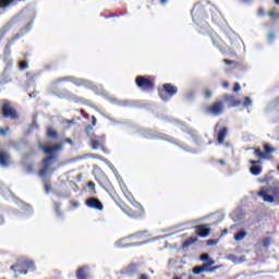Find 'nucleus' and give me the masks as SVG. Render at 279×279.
Returning a JSON list of instances; mask_svg holds the SVG:
<instances>
[{"mask_svg": "<svg viewBox=\"0 0 279 279\" xmlns=\"http://www.w3.org/2000/svg\"><path fill=\"white\" fill-rule=\"evenodd\" d=\"M231 58H238L236 53L231 54Z\"/></svg>", "mask_w": 279, "mask_h": 279, "instance_id": "bf43d9fd", "label": "nucleus"}, {"mask_svg": "<svg viewBox=\"0 0 279 279\" xmlns=\"http://www.w3.org/2000/svg\"><path fill=\"white\" fill-rule=\"evenodd\" d=\"M13 2L14 0H0V8H8V5Z\"/></svg>", "mask_w": 279, "mask_h": 279, "instance_id": "cd10ccee", "label": "nucleus"}, {"mask_svg": "<svg viewBox=\"0 0 279 279\" xmlns=\"http://www.w3.org/2000/svg\"><path fill=\"white\" fill-rule=\"evenodd\" d=\"M161 3H167V0H161Z\"/></svg>", "mask_w": 279, "mask_h": 279, "instance_id": "0e129e2a", "label": "nucleus"}, {"mask_svg": "<svg viewBox=\"0 0 279 279\" xmlns=\"http://www.w3.org/2000/svg\"><path fill=\"white\" fill-rule=\"evenodd\" d=\"M0 167L3 169L10 167V153L8 150L0 149Z\"/></svg>", "mask_w": 279, "mask_h": 279, "instance_id": "9b49d317", "label": "nucleus"}, {"mask_svg": "<svg viewBox=\"0 0 279 279\" xmlns=\"http://www.w3.org/2000/svg\"><path fill=\"white\" fill-rule=\"evenodd\" d=\"M209 267H213L215 265V259L209 258L206 263Z\"/></svg>", "mask_w": 279, "mask_h": 279, "instance_id": "c03bdc74", "label": "nucleus"}, {"mask_svg": "<svg viewBox=\"0 0 279 279\" xmlns=\"http://www.w3.org/2000/svg\"><path fill=\"white\" fill-rule=\"evenodd\" d=\"M143 215V206L138 205L137 210L130 214V217H133V219H136V217H141Z\"/></svg>", "mask_w": 279, "mask_h": 279, "instance_id": "412c9836", "label": "nucleus"}, {"mask_svg": "<svg viewBox=\"0 0 279 279\" xmlns=\"http://www.w3.org/2000/svg\"><path fill=\"white\" fill-rule=\"evenodd\" d=\"M210 225H199L196 226V234L197 236H202L203 239H205L206 236H208V234H210Z\"/></svg>", "mask_w": 279, "mask_h": 279, "instance_id": "f8f14e48", "label": "nucleus"}, {"mask_svg": "<svg viewBox=\"0 0 279 279\" xmlns=\"http://www.w3.org/2000/svg\"><path fill=\"white\" fill-rule=\"evenodd\" d=\"M223 233H225V234H228V229H225V230H223Z\"/></svg>", "mask_w": 279, "mask_h": 279, "instance_id": "680f3d73", "label": "nucleus"}, {"mask_svg": "<svg viewBox=\"0 0 279 279\" xmlns=\"http://www.w3.org/2000/svg\"><path fill=\"white\" fill-rule=\"evenodd\" d=\"M206 114H211L213 117H219L223 112V102L216 101L211 106L205 109Z\"/></svg>", "mask_w": 279, "mask_h": 279, "instance_id": "39448f33", "label": "nucleus"}, {"mask_svg": "<svg viewBox=\"0 0 279 279\" xmlns=\"http://www.w3.org/2000/svg\"><path fill=\"white\" fill-rule=\"evenodd\" d=\"M260 160H250V165H253L255 167V165H259Z\"/></svg>", "mask_w": 279, "mask_h": 279, "instance_id": "de8ad7c7", "label": "nucleus"}, {"mask_svg": "<svg viewBox=\"0 0 279 279\" xmlns=\"http://www.w3.org/2000/svg\"><path fill=\"white\" fill-rule=\"evenodd\" d=\"M186 99H193V97H195V92H189L186 95H185Z\"/></svg>", "mask_w": 279, "mask_h": 279, "instance_id": "4c0bfd02", "label": "nucleus"}, {"mask_svg": "<svg viewBox=\"0 0 279 279\" xmlns=\"http://www.w3.org/2000/svg\"><path fill=\"white\" fill-rule=\"evenodd\" d=\"M245 236H247V232L245 230H241L234 234V239L236 241H243V239H245Z\"/></svg>", "mask_w": 279, "mask_h": 279, "instance_id": "aec40b11", "label": "nucleus"}, {"mask_svg": "<svg viewBox=\"0 0 279 279\" xmlns=\"http://www.w3.org/2000/svg\"><path fill=\"white\" fill-rule=\"evenodd\" d=\"M222 86H223V88H228V87L230 86V83L223 82V83H222Z\"/></svg>", "mask_w": 279, "mask_h": 279, "instance_id": "3c124183", "label": "nucleus"}, {"mask_svg": "<svg viewBox=\"0 0 279 279\" xmlns=\"http://www.w3.org/2000/svg\"><path fill=\"white\" fill-rule=\"evenodd\" d=\"M243 106L244 108H248V106H252V98L245 97Z\"/></svg>", "mask_w": 279, "mask_h": 279, "instance_id": "7c9ffc66", "label": "nucleus"}, {"mask_svg": "<svg viewBox=\"0 0 279 279\" xmlns=\"http://www.w3.org/2000/svg\"><path fill=\"white\" fill-rule=\"evenodd\" d=\"M87 186H88V189H95V182H89V183L87 184Z\"/></svg>", "mask_w": 279, "mask_h": 279, "instance_id": "8fccbe9b", "label": "nucleus"}, {"mask_svg": "<svg viewBox=\"0 0 279 279\" xmlns=\"http://www.w3.org/2000/svg\"><path fill=\"white\" fill-rule=\"evenodd\" d=\"M5 223V220L3 218L0 219V226H3Z\"/></svg>", "mask_w": 279, "mask_h": 279, "instance_id": "5fc2aeb1", "label": "nucleus"}, {"mask_svg": "<svg viewBox=\"0 0 279 279\" xmlns=\"http://www.w3.org/2000/svg\"><path fill=\"white\" fill-rule=\"evenodd\" d=\"M193 274H195V276H199V274H204V269L202 268V266H195L193 268Z\"/></svg>", "mask_w": 279, "mask_h": 279, "instance_id": "c85d7f7f", "label": "nucleus"}, {"mask_svg": "<svg viewBox=\"0 0 279 279\" xmlns=\"http://www.w3.org/2000/svg\"><path fill=\"white\" fill-rule=\"evenodd\" d=\"M268 14H269V16H274V12H269Z\"/></svg>", "mask_w": 279, "mask_h": 279, "instance_id": "e2e57ef3", "label": "nucleus"}, {"mask_svg": "<svg viewBox=\"0 0 279 279\" xmlns=\"http://www.w3.org/2000/svg\"><path fill=\"white\" fill-rule=\"evenodd\" d=\"M255 156H256L257 158H267L266 155H265V153H263L259 148H256V149H255Z\"/></svg>", "mask_w": 279, "mask_h": 279, "instance_id": "c756f323", "label": "nucleus"}, {"mask_svg": "<svg viewBox=\"0 0 279 279\" xmlns=\"http://www.w3.org/2000/svg\"><path fill=\"white\" fill-rule=\"evenodd\" d=\"M191 243H193V238H191L190 240H186V241L183 243V247H189V245H191Z\"/></svg>", "mask_w": 279, "mask_h": 279, "instance_id": "79ce46f5", "label": "nucleus"}, {"mask_svg": "<svg viewBox=\"0 0 279 279\" xmlns=\"http://www.w3.org/2000/svg\"><path fill=\"white\" fill-rule=\"evenodd\" d=\"M270 244H271V239L265 238V239L263 240V246H264V247H269Z\"/></svg>", "mask_w": 279, "mask_h": 279, "instance_id": "473e14b6", "label": "nucleus"}, {"mask_svg": "<svg viewBox=\"0 0 279 279\" xmlns=\"http://www.w3.org/2000/svg\"><path fill=\"white\" fill-rule=\"evenodd\" d=\"M58 82H72L76 86H90V82L83 80V78H76L73 76L59 78V80H57V82L53 83V86H56V84H58Z\"/></svg>", "mask_w": 279, "mask_h": 279, "instance_id": "0eeeda50", "label": "nucleus"}, {"mask_svg": "<svg viewBox=\"0 0 279 279\" xmlns=\"http://www.w3.org/2000/svg\"><path fill=\"white\" fill-rule=\"evenodd\" d=\"M219 162H220V165H223V160H220Z\"/></svg>", "mask_w": 279, "mask_h": 279, "instance_id": "69168bd1", "label": "nucleus"}, {"mask_svg": "<svg viewBox=\"0 0 279 279\" xmlns=\"http://www.w3.org/2000/svg\"><path fill=\"white\" fill-rule=\"evenodd\" d=\"M135 83L144 93H151L155 88L154 77L137 76Z\"/></svg>", "mask_w": 279, "mask_h": 279, "instance_id": "20e7f679", "label": "nucleus"}, {"mask_svg": "<svg viewBox=\"0 0 279 279\" xmlns=\"http://www.w3.org/2000/svg\"><path fill=\"white\" fill-rule=\"evenodd\" d=\"M138 271V266L136 264H130L125 269L126 276H135V274Z\"/></svg>", "mask_w": 279, "mask_h": 279, "instance_id": "f3484780", "label": "nucleus"}, {"mask_svg": "<svg viewBox=\"0 0 279 279\" xmlns=\"http://www.w3.org/2000/svg\"><path fill=\"white\" fill-rule=\"evenodd\" d=\"M252 175H260L263 173V168L260 166H253L250 168Z\"/></svg>", "mask_w": 279, "mask_h": 279, "instance_id": "6ab92c4d", "label": "nucleus"}, {"mask_svg": "<svg viewBox=\"0 0 279 279\" xmlns=\"http://www.w3.org/2000/svg\"><path fill=\"white\" fill-rule=\"evenodd\" d=\"M223 99L229 104V108H238V106H241V100H236L233 95L226 94Z\"/></svg>", "mask_w": 279, "mask_h": 279, "instance_id": "ddd939ff", "label": "nucleus"}, {"mask_svg": "<svg viewBox=\"0 0 279 279\" xmlns=\"http://www.w3.org/2000/svg\"><path fill=\"white\" fill-rule=\"evenodd\" d=\"M21 265H23L21 263V260H19L15 265H12L11 266V271H14V274H24V275H27V270L23 269L21 267Z\"/></svg>", "mask_w": 279, "mask_h": 279, "instance_id": "dca6fc26", "label": "nucleus"}, {"mask_svg": "<svg viewBox=\"0 0 279 279\" xmlns=\"http://www.w3.org/2000/svg\"><path fill=\"white\" fill-rule=\"evenodd\" d=\"M29 64L27 63V60L20 61L19 63V69L20 71H25L28 69Z\"/></svg>", "mask_w": 279, "mask_h": 279, "instance_id": "bb28decb", "label": "nucleus"}, {"mask_svg": "<svg viewBox=\"0 0 279 279\" xmlns=\"http://www.w3.org/2000/svg\"><path fill=\"white\" fill-rule=\"evenodd\" d=\"M19 38H21V34H16L14 37H12L10 43H8L7 46H5V51H8L10 53V47H12V44L15 40H19Z\"/></svg>", "mask_w": 279, "mask_h": 279, "instance_id": "4be33fe9", "label": "nucleus"}, {"mask_svg": "<svg viewBox=\"0 0 279 279\" xmlns=\"http://www.w3.org/2000/svg\"><path fill=\"white\" fill-rule=\"evenodd\" d=\"M204 97L205 99H210L213 97V92H210V89H205Z\"/></svg>", "mask_w": 279, "mask_h": 279, "instance_id": "72a5a7b5", "label": "nucleus"}, {"mask_svg": "<svg viewBox=\"0 0 279 279\" xmlns=\"http://www.w3.org/2000/svg\"><path fill=\"white\" fill-rule=\"evenodd\" d=\"M223 62L228 65L233 66V69H236L239 66V61L236 60L225 59Z\"/></svg>", "mask_w": 279, "mask_h": 279, "instance_id": "393cba45", "label": "nucleus"}, {"mask_svg": "<svg viewBox=\"0 0 279 279\" xmlns=\"http://www.w3.org/2000/svg\"><path fill=\"white\" fill-rule=\"evenodd\" d=\"M87 208H94L95 210H104V204H101V201L95 197H89L85 202Z\"/></svg>", "mask_w": 279, "mask_h": 279, "instance_id": "1a4fd4ad", "label": "nucleus"}, {"mask_svg": "<svg viewBox=\"0 0 279 279\" xmlns=\"http://www.w3.org/2000/svg\"><path fill=\"white\" fill-rule=\"evenodd\" d=\"M140 279H149V277H147V275H141Z\"/></svg>", "mask_w": 279, "mask_h": 279, "instance_id": "864d4df0", "label": "nucleus"}, {"mask_svg": "<svg viewBox=\"0 0 279 279\" xmlns=\"http://www.w3.org/2000/svg\"><path fill=\"white\" fill-rule=\"evenodd\" d=\"M228 136V128H223L219 133H218V144L223 145V141H226V137Z\"/></svg>", "mask_w": 279, "mask_h": 279, "instance_id": "a211bd4d", "label": "nucleus"}, {"mask_svg": "<svg viewBox=\"0 0 279 279\" xmlns=\"http://www.w3.org/2000/svg\"><path fill=\"white\" fill-rule=\"evenodd\" d=\"M276 5H279V0H275Z\"/></svg>", "mask_w": 279, "mask_h": 279, "instance_id": "052dcab7", "label": "nucleus"}, {"mask_svg": "<svg viewBox=\"0 0 279 279\" xmlns=\"http://www.w3.org/2000/svg\"><path fill=\"white\" fill-rule=\"evenodd\" d=\"M90 145L94 149H99V147H104L106 145V136H93L90 137Z\"/></svg>", "mask_w": 279, "mask_h": 279, "instance_id": "9d476101", "label": "nucleus"}, {"mask_svg": "<svg viewBox=\"0 0 279 279\" xmlns=\"http://www.w3.org/2000/svg\"><path fill=\"white\" fill-rule=\"evenodd\" d=\"M39 149H41L44 154L48 155L43 159L44 167L39 170V178H45L47 172L50 171L51 167L56 163V160H58V154H56V151H60L62 149V144H56L53 146L39 144Z\"/></svg>", "mask_w": 279, "mask_h": 279, "instance_id": "f257e3e1", "label": "nucleus"}, {"mask_svg": "<svg viewBox=\"0 0 279 279\" xmlns=\"http://www.w3.org/2000/svg\"><path fill=\"white\" fill-rule=\"evenodd\" d=\"M21 268L23 269L24 267H26V269H29V271H36V265L34 264V262L32 260H27V259H23L20 260Z\"/></svg>", "mask_w": 279, "mask_h": 279, "instance_id": "2eb2a0df", "label": "nucleus"}, {"mask_svg": "<svg viewBox=\"0 0 279 279\" xmlns=\"http://www.w3.org/2000/svg\"><path fill=\"white\" fill-rule=\"evenodd\" d=\"M94 158H97V155H93Z\"/></svg>", "mask_w": 279, "mask_h": 279, "instance_id": "338daca9", "label": "nucleus"}, {"mask_svg": "<svg viewBox=\"0 0 279 279\" xmlns=\"http://www.w3.org/2000/svg\"><path fill=\"white\" fill-rule=\"evenodd\" d=\"M217 241L216 240H208L207 245H216Z\"/></svg>", "mask_w": 279, "mask_h": 279, "instance_id": "a18cd8bd", "label": "nucleus"}, {"mask_svg": "<svg viewBox=\"0 0 279 279\" xmlns=\"http://www.w3.org/2000/svg\"><path fill=\"white\" fill-rule=\"evenodd\" d=\"M221 266H213L209 268V272L213 274V271H217Z\"/></svg>", "mask_w": 279, "mask_h": 279, "instance_id": "37998d69", "label": "nucleus"}, {"mask_svg": "<svg viewBox=\"0 0 279 279\" xmlns=\"http://www.w3.org/2000/svg\"><path fill=\"white\" fill-rule=\"evenodd\" d=\"M26 77H28L29 80H32V74L29 72L26 73Z\"/></svg>", "mask_w": 279, "mask_h": 279, "instance_id": "4d7b16f0", "label": "nucleus"}, {"mask_svg": "<svg viewBox=\"0 0 279 279\" xmlns=\"http://www.w3.org/2000/svg\"><path fill=\"white\" fill-rule=\"evenodd\" d=\"M258 197H262L263 202L267 204H274L275 197H279V189L274 186H262L257 192Z\"/></svg>", "mask_w": 279, "mask_h": 279, "instance_id": "f03ea898", "label": "nucleus"}, {"mask_svg": "<svg viewBox=\"0 0 279 279\" xmlns=\"http://www.w3.org/2000/svg\"><path fill=\"white\" fill-rule=\"evenodd\" d=\"M8 34V31L5 28L0 31V40H3V37Z\"/></svg>", "mask_w": 279, "mask_h": 279, "instance_id": "ea45409f", "label": "nucleus"}, {"mask_svg": "<svg viewBox=\"0 0 279 279\" xmlns=\"http://www.w3.org/2000/svg\"><path fill=\"white\" fill-rule=\"evenodd\" d=\"M92 131H93V126L90 125L86 126L85 129L86 134H90Z\"/></svg>", "mask_w": 279, "mask_h": 279, "instance_id": "49530a36", "label": "nucleus"}, {"mask_svg": "<svg viewBox=\"0 0 279 279\" xmlns=\"http://www.w3.org/2000/svg\"><path fill=\"white\" fill-rule=\"evenodd\" d=\"M4 62L7 64V68H5V71H8V69H11L12 68V59H4Z\"/></svg>", "mask_w": 279, "mask_h": 279, "instance_id": "f704fd0d", "label": "nucleus"}, {"mask_svg": "<svg viewBox=\"0 0 279 279\" xmlns=\"http://www.w3.org/2000/svg\"><path fill=\"white\" fill-rule=\"evenodd\" d=\"M65 143H69L70 145H73V140H71V138H65Z\"/></svg>", "mask_w": 279, "mask_h": 279, "instance_id": "603ef678", "label": "nucleus"}, {"mask_svg": "<svg viewBox=\"0 0 279 279\" xmlns=\"http://www.w3.org/2000/svg\"><path fill=\"white\" fill-rule=\"evenodd\" d=\"M0 134L2 136H5V134H8V131H5V129H0Z\"/></svg>", "mask_w": 279, "mask_h": 279, "instance_id": "09e8293b", "label": "nucleus"}, {"mask_svg": "<svg viewBox=\"0 0 279 279\" xmlns=\"http://www.w3.org/2000/svg\"><path fill=\"white\" fill-rule=\"evenodd\" d=\"M45 192L46 193H50L51 192V184H49L48 182H45Z\"/></svg>", "mask_w": 279, "mask_h": 279, "instance_id": "c9c22d12", "label": "nucleus"}, {"mask_svg": "<svg viewBox=\"0 0 279 279\" xmlns=\"http://www.w3.org/2000/svg\"><path fill=\"white\" fill-rule=\"evenodd\" d=\"M264 150L265 156H267V154H272V151H276V148L269 146V144H264Z\"/></svg>", "mask_w": 279, "mask_h": 279, "instance_id": "a878e982", "label": "nucleus"}, {"mask_svg": "<svg viewBox=\"0 0 279 279\" xmlns=\"http://www.w3.org/2000/svg\"><path fill=\"white\" fill-rule=\"evenodd\" d=\"M54 209H56V213H57V215H62V213H60V204H58V203H54Z\"/></svg>", "mask_w": 279, "mask_h": 279, "instance_id": "58836bf2", "label": "nucleus"}, {"mask_svg": "<svg viewBox=\"0 0 279 279\" xmlns=\"http://www.w3.org/2000/svg\"><path fill=\"white\" fill-rule=\"evenodd\" d=\"M57 95H58V97H60V99H68L69 101H74V104H83L84 102V98L77 97L73 93H71L66 89L59 92Z\"/></svg>", "mask_w": 279, "mask_h": 279, "instance_id": "423d86ee", "label": "nucleus"}, {"mask_svg": "<svg viewBox=\"0 0 279 279\" xmlns=\"http://www.w3.org/2000/svg\"><path fill=\"white\" fill-rule=\"evenodd\" d=\"M2 114L5 117V119H19V114H16V110L12 108V106L9 102H5L2 106Z\"/></svg>", "mask_w": 279, "mask_h": 279, "instance_id": "6e6552de", "label": "nucleus"}, {"mask_svg": "<svg viewBox=\"0 0 279 279\" xmlns=\"http://www.w3.org/2000/svg\"><path fill=\"white\" fill-rule=\"evenodd\" d=\"M201 267H202L203 271H209V269H210V266L206 263L203 264Z\"/></svg>", "mask_w": 279, "mask_h": 279, "instance_id": "a19ab883", "label": "nucleus"}, {"mask_svg": "<svg viewBox=\"0 0 279 279\" xmlns=\"http://www.w3.org/2000/svg\"><path fill=\"white\" fill-rule=\"evenodd\" d=\"M241 90V85L239 83H235L233 86V93H239Z\"/></svg>", "mask_w": 279, "mask_h": 279, "instance_id": "e433bc0d", "label": "nucleus"}, {"mask_svg": "<svg viewBox=\"0 0 279 279\" xmlns=\"http://www.w3.org/2000/svg\"><path fill=\"white\" fill-rule=\"evenodd\" d=\"M95 121H96V120H95V118H94V121H93L94 125H95Z\"/></svg>", "mask_w": 279, "mask_h": 279, "instance_id": "774afa93", "label": "nucleus"}, {"mask_svg": "<svg viewBox=\"0 0 279 279\" xmlns=\"http://www.w3.org/2000/svg\"><path fill=\"white\" fill-rule=\"evenodd\" d=\"M7 195H12V192L10 190H7Z\"/></svg>", "mask_w": 279, "mask_h": 279, "instance_id": "13d9d810", "label": "nucleus"}, {"mask_svg": "<svg viewBox=\"0 0 279 279\" xmlns=\"http://www.w3.org/2000/svg\"><path fill=\"white\" fill-rule=\"evenodd\" d=\"M174 95H178V87L171 83L163 84L162 89H159V97L162 101H170Z\"/></svg>", "mask_w": 279, "mask_h": 279, "instance_id": "7ed1b4c3", "label": "nucleus"}, {"mask_svg": "<svg viewBox=\"0 0 279 279\" xmlns=\"http://www.w3.org/2000/svg\"><path fill=\"white\" fill-rule=\"evenodd\" d=\"M77 279H88V266L81 267L76 270Z\"/></svg>", "mask_w": 279, "mask_h": 279, "instance_id": "4468645a", "label": "nucleus"}, {"mask_svg": "<svg viewBox=\"0 0 279 279\" xmlns=\"http://www.w3.org/2000/svg\"><path fill=\"white\" fill-rule=\"evenodd\" d=\"M123 241H125V239L121 240L120 242H117L116 245L118 247H132L134 245H145V242H141V243H133V244H129V245H121V243H123Z\"/></svg>", "mask_w": 279, "mask_h": 279, "instance_id": "5701e85b", "label": "nucleus"}, {"mask_svg": "<svg viewBox=\"0 0 279 279\" xmlns=\"http://www.w3.org/2000/svg\"><path fill=\"white\" fill-rule=\"evenodd\" d=\"M29 97H31V98L36 97V93H31V94H29Z\"/></svg>", "mask_w": 279, "mask_h": 279, "instance_id": "6e6d98bb", "label": "nucleus"}, {"mask_svg": "<svg viewBox=\"0 0 279 279\" xmlns=\"http://www.w3.org/2000/svg\"><path fill=\"white\" fill-rule=\"evenodd\" d=\"M210 255H208V253H204L203 255H201V260H203L204 263H208Z\"/></svg>", "mask_w": 279, "mask_h": 279, "instance_id": "2f4dec72", "label": "nucleus"}, {"mask_svg": "<svg viewBox=\"0 0 279 279\" xmlns=\"http://www.w3.org/2000/svg\"><path fill=\"white\" fill-rule=\"evenodd\" d=\"M47 136H49V138H58V132H56V130H53L52 128H48Z\"/></svg>", "mask_w": 279, "mask_h": 279, "instance_id": "b1692460", "label": "nucleus"}]
</instances>
